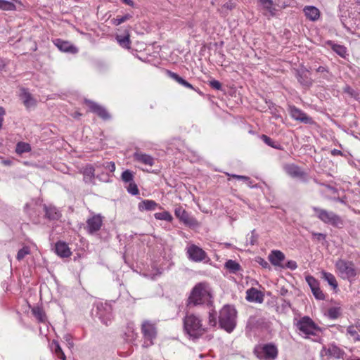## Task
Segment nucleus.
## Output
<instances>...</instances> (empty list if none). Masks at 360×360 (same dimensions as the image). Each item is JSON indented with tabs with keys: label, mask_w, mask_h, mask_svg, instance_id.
<instances>
[{
	"label": "nucleus",
	"mask_w": 360,
	"mask_h": 360,
	"mask_svg": "<svg viewBox=\"0 0 360 360\" xmlns=\"http://www.w3.org/2000/svg\"><path fill=\"white\" fill-rule=\"evenodd\" d=\"M336 200H337V201H338V202H342V203H344L343 200H342V199H340V198H337V199H336Z\"/></svg>",
	"instance_id": "obj_61"
},
{
	"label": "nucleus",
	"mask_w": 360,
	"mask_h": 360,
	"mask_svg": "<svg viewBox=\"0 0 360 360\" xmlns=\"http://www.w3.org/2000/svg\"><path fill=\"white\" fill-rule=\"evenodd\" d=\"M132 18V15L129 13H127L122 16H117L116 18L112 20V23L115 25H120V24L129 20Z\"/></svg>",
	"instance_id": "obj_39"
},
{
	"label": "nucleus",
	"mask_w": 360,
	"mask_h": 360,
	"mask_svg": "<svg viewBox=\"0 0 360 360\" xmlns=\"http://www.w3.org/2000/svg\"><path fill=\"white\" fill-rule=\"evenodd\" d=\"M141 333L144 341L143 347H148L154 344L153 341L157 336V328L155 324L150 321H144L141 324Z\"/></svg>",
	"instance_id": "obj_7"
},
{
	"label": "nucleus",
	"mask_w": 360,
	"mask_h": 360,
	"mask_svg": "<svg viewBox=\"0 0 360 360\" xmlns=\"http://www.w3.org/2000/svg\"><path fill=\"white\" fill-rule=\"evenodd\" d=\"M225 267L232 273H236L240 269V264L232 259H229L225 263Z\"/></svg>",
	"instance_id": "obj_32"
},
{
	"label": "nucleus",
	"mask_w": 360,
	"mask_h": 360,
	"mask_svg": "<svg viewBox=\"0 0 360 360\" xmlns=\"http://www.w3.org/2000/svg\"><path fill=\"white\" fill-rule=\"evenodd\" d=\"M284 169L289 176L293 178L304 179L305 177V173L295 165H286Z\"/></svg>",
	"instance_id": "obj_16"
},
{
	"label": "nucleus",
	"mask_w": 360,
	"mask_h": 360,
	"mask_svg": "<svg viewBox=\"0 0 360 360\" xmlns=\"http://www.w3.org/2000/svg\"><path fill=\"white\" fill-rule=\"evenodd\" d=\"M323 68H322V67H319V68H318V71H322V70H323Z\"/></svg>",
	"instance_id": "obj_62"
},
{
	"label": "nucleus",
	"mask_w": 360,
	"mask_h": 360,
	"mask_svg": "<svg viewBox=\"0 0 360 360\" xmlns=\"http://www.w3.org/2000/svg\"><path fill=\"white\" fill-rule=\"evenodd\" d=\"M352 360H360V359H352Z\"/></svg>",
	"instance_id": "obj_64"
},
{
	"label": "nucleus",
	"mask_w": 360,
	"mask_h": 360,
	"mask_svg": "<svg viewBox=\"0 0 360 360\" xmlns=\"http://www.w3.org/2000/svg\"><path fill=\"white\" fill-rule=\"evenodd\" d=\"M94 168L91 165H87L83 171L84 180L86 183L92 182L94 179Z\"/></svg>",
	"instance_id": "obj_27"
},
{
	"label": "nucleus",
	"mask_w": 360,
	"mask_h": 360,
	"mask_svg": "<svg viewBox=\"0 0 360 360\" xmlns=\"http://www.w3.org/2000/svg\"><path fill=\"white\" fill-rule=\"evenodd\" d=\"M269 260L274 266H281V262L285 259L284 254L280 250H272L268 257Z\"/></svg>",
	"instance_id": "obj_18"
},
{
	"label": "nucleus",
	"mask_w": 360,
	"mask_h": 360,
	"mask_svg": "<svg viewBox=\"0 0 360 360\" xmlns=\"http://www.w3.org/2000/svg\"><path fill=\"white\" fill-rule=\"evenodd\" d=\"M46 216L50 219H58L60 217V214L55 207L44 206Z\"/></svg>",
	"instance_id": "obj_28"
},
{
	"label": "nucleus",
	"mask_w": 360,
	"mask_h": 360,
	"mask_svg": "<svg viewBox=\"0 0 360 360\" xmlns=\"http://www.w3.org/2000/svg\"><path fill=\"white\" fill-rule=\"evenodd\" d=\"M31 150V147L29 143L25 142H19L16 145L15 151L18 154H22Z\"/></svg>",
	"instance_id": "obj_34"
},
{
	"label": "nucleus",
	"mask_w": 360,
	"mask_h": 360,
	"mask_svg": "<svg viewBox=\"0 0 360 360\" xmlns=\"http://www.w3.org/2000/svg\"><path fill=\"white\" fill-rule=\"evenodd\" d=\"M158 204L152 200H144L139 203L138 207L140 211L154 210L157 207Z\"/></svg>",
	"instance_id": "obj_23"
},
{
	"label": "nucleus",
	"mask_w": 360,
	"mask_h": 360,
	"mask_svg": "<svg viewBox=\"0 0 360 360\" xmlns=\"http://www.w3.org/2000/svg\"><path fill=\"white\" fill-rule=\"evenodd\" d=\"M133 179H134V174L130 170L127 169L122 172V180L124 182H126V183L129 182V184H130L131 182L133 181Z\"/></svg>",
	"instance_id": "obj_41"
},
{
	"label": "nucleus",
	"mask_w": 360,
	"mask_h": 360,
	"mask_svg": "<svg viewBox=\"0 0 360 360\" xmlns=\"http://www.w3.org/2000/svg\"><path fill=\"white\" fill-rule=\"evenodd\" d=\"M298 334L304 338L316 336L321 332V328L309 316H303L295 323Z\"/></svg>",
	"instance_id": "obj_4"
},
{
	"label": "nucleus",
	"mask_w": 360,
	"mask_h": 360,
	"mask_svg": "<svg viewBox=\"0 0 360 360\" xmlns=\"http://www.w3.org/2000/svg\"><path fill=\"white\" fill-rule=\"evenodd\" d=\"M0 9L4 11H15L16 9L14 4L6 1V0H0Z\"/></svg>",
	"instance_id": "obj_38"
},
{
	"label": "nucleus",
	"mask_w": 360,
	"mask_h": 360,
	"mask_svg": "<svg viewBox=\"0 0 360 360\" xmlns=\"http://www.w3.org/2000/svg\"><path fill=\"white\" fill-rule=\"evenodd\" d=\"M323 278L328 282L334 289L338 288V282L335 277L330 273L322 271Z\"/></svg>",
	"instance_id": "obj_29"
},
{
	"label": "nucleus",
	"mask_w": 360,
	"mask_h": 360,
	"mask_svg": "<svg viewBox=\"0 0 360 360\" xmlns=\"http://www.w3.org/2000/svg\"><path fill=\"white\" fill-rule=\"evenodd\" d=\"M55 252L60 257H68L72 253L68 245L61 241L56 243Z\"/></svg>",
	"instance_id": "obj_19"
},
{
	"label": "nucleus",
	"mask_w": 360,
	"mask_h": 360,
	"mask_svg": "<svg viewBox=\"0 0 360 360\" xmlns=\"http://www.w3.org/2000/svg\"><path fill=\"white\" fill-rule=\"evenodd\" d=\"M210 86L212 88H214L215 89H217V90L221 89V83L219 81H217V80H212V81H211L210 82Z\"/></svg>",
	"instance_id": "obj_51"
},
{
	"label": "nucleus",
	"mask_w": 360,
	"mask_h": 360,
	"mask_svg": "<svg viewBox=\"0 0 360 360\" xmlns=\"http://www.w3.org/2000/svg\"><path fill=\"white\" fill-rule=\"evenodd\" d=\"M257 357L266 359H275L278 355L277 347L273 344H266L255 349Z\"/></svg>",
	"instance_id": "obj_10"
},
{
	"label": "nucleus",
	"mask_w": 360,
	"mask_h": 360,
	"mask_svg": "<svg viewBox=\"0 0 360 360\" xmlns=\"http://www.w3.org/2000/svg\"><path fill=\"white\" fill-rule=\"evenodd\" d=\"M328 44L330 46L331 49L340 57L346 58L348 56L347 49L344 46L335 44L332 41H328Z\"/></svg>",
	"instance_id": "obj_22"
},
{
	"label": "nucleus",
	"mask_w": 360,
	"mask_h": 360,
	"mask_svg": "<svg viewBox=\"0 0 360 360\" xmlns=\"http://www.w3.org/2000/svg\"><path fill=\"white\" fill-rule=\"evenodd\" d=\"M208 323L210 326L212 327L217 325L216 314L213 309L209 311Z\"/></svg>",
	"instance_id": "obj_44"
},
{
	"label": "nucleus",
	"mask_w": 360,
	"mask_h": 360,
	"mask_svg": "<svg viewBox=\"0 0 360 360\" xmlns=\"http://www.w3.org/2000/svg\"><path fill=\"white\" fill-rule=\"evenodd\" d=\"M245 183L247 184V185L250 187V188H255V187H257V186L255 185H252V181H251V179L249 178V181H245Z\"/></svg>",
	"instance_id": "obj_59"
},
{
	"label": "nucleus",
	"mask_w": 360,
	"mask_h": 360,
	"mask_svg": "<svg viewBox=\"0 0 360 360\" xmlns=\"http://www.w3.org/2000/svg\"><path fill=\"white\" fill-rule=\"evenodd\" d=\"M155 218L158 220H165L167 221H171L173 219L171 214L167 211H164L162 212H157L154 214Z\"/></svg>",
	"instance_id": "obj_37"
},
{
	"label": "nucleus",
	"mask_w": 360,
	"mask_h": 360,
	"mask_svg": "<svg viewBox=\"0 0 360 360\" xmlns=\"http://www.w3.org/2000/svg\"><path fill=\"white\" fill-rule=\"evenodd\" d=\"M297 79L300 83L304 86H309L311 84V79L309 77V72L307 70L298 71Z\"/></svg>",
	"instance_id": "obj_26"
},
{
	"label": "nucleus",
	"mask_w": 360,
	"mask_h": 360,
	"mask_svg": "<svg viewBox=\"0 0 360 360\" xmlns=\"http://www.w3.org/2000/svg\"><path fill=\"white\" fill-rule=\"evenodd\" d=\"M168 75H169V77L171 78H172L173 79L176 81L179 84H180L183 86L185 84V82H186L185 79H184L182 77H181L180 76H179L177 74H176L174 72H172L169 71Z\"/></svg>",
	"instance_id": "obj_45"
},
{
	"label": "nucleus",
	"mask_w": 360,
	"mask_h": 360,
	"mask_svg": "<svg viewBox=\"0 0 360 360\" xmlns=\"http://www.w3.org/2000/svg\"><path fill=\"white\" fill-rule=\"evenodd\" d=\"M116 39L117 40L118 43L121 46L126 49H130V39H129V34H127L125 36H120L117 35L116 37Z\"/></svg>",
	"instance_id": "obj_31"
},
{
	"label": "nucleus",
	"mask_w": 360,
	"mask_h": 360,
	"mask_svg": "<svg viewBox=\"0 0 360 360\" xmlns=\"http://www.w3.org/2000/svg\"><path fill=\"white\" fill-rule=\"evenodd\" d=\"M134 159L136 162L150 167L153 166L155 163V160L152 156L141 151H136L134 153Z\"/></svg>",
	"instance_id": "obj_14"
},
{
	"label": "nucleus",
	"mask_w": 360,
	"mask_h": 360,
	"mask_svg": "<svg viewBox=\"0 0 360 360\" xmlns=\"http://www.w3.org/2000/svg\"><path fill=\"white\" fill-rule=\"evenodd\" d=\"M184 328L191 338H198L205 331L202 320L193 314H188L184 319Z\"/></svg>",
	"instance_id": "obj_3"
},
{
	"label": "nucleus",
	"mask_w": 360,
	"mask_h": 360,
	"mask_svg": "<svg viewBox=\"0 0 360 360\" xmlns=\"http://www.w3.org/2000/svg\"><path fill=\"white\" fill-rule=\"evenodd\" d=\"M289 112L291 117L295 120L304 124H311L313 122V120L310 117L295 106H290Z\"/></svg>",
	"instance_id": "obj_12"
},
{
	"label": "nucleus",
	"mask_w": 360,
	"mask_h": 360,
	"mask_svg": "<svg viewBox=\"0 0 360 360\" xmlns=\"http://www.w3.org/2000/svg\"><path fill=\"white\" fill-rule=\"evenodd\" d=\"M285 266L291 270H295L297 269V265L296 262L290 260L286 263Z\"/></svg>",
	"instance_id": "obj_49"
},
{
	"label": "nucleus",
	"mask_w": 360,
	"mask_h": 360,
	"mask_svg": "<svg viewBox=\"0 0 360 360\" xmlns=\"http://www.w3.org/2000/svg\"><path fill=\"white\" fill-rule=\"evenodd\" d=\"M6 112L4 108L0 107V128L2 127V122H3V117L5 115Z\"/></svg>",
	"instance_id": "obj_55"
},
{
	"label": "nucleus",
	"mask_w": 360,
	"mask_h": 360,
	"mask_svg": "<svg viewBox=\"0 0 360 360\" xmlns=\"http://www.w3.org/2000/svg\"><path fill=\"white\" fill-rule=\"evenodd\" d=\"M356 2L360 5V0H357Z\"/></svg>",
	"instance_id": "obj_63"
},
{
	"label": "nucleus",
	"mask_w": 360,
	"mask_h": 360,
	"mask_svg": "<svg viewBox=\"0 0 360 360\" xmlns=\"http://www.w3.org/2000/svg\"><path fill=\"white\" fill-rule=\"evenodd\" d=\"M86 103H87L91 110L96 113L102 119L108 120L110 118V115L102 106L91 101H86Z\"/></svg>",
	"instance_id": "obj_15"
},
{
	"label": "nucleus",
	"mask_w": 360,
	"mask_h": 360,
	"mask_svg": "<svg viewBox=\"0 0 360 360\" xmlns=\"http://www.w3.org/2000/svg\"><path fill=\"white\" fill-rule=\"evenodd\" d=\"M51 347H52V349L54 351L56 355L58 356V358H60L63 360H65V359H66L65 355L57 341L53 340L52 342Z\"/></svg>",
	"instance_id": "obj_30"
},
{
	"label": "nucleus",
	"mask_w": 360,
	"mask_h": 360,
	"mask_svg": "<svg viewBox=\"0 0 360 360\" xmlns=\"http://www.w3.org/2000/svg\"><path fill=\"white\" fill-rule=\"evenodd\" d=\"M262 139L264 141L265 143H266L268 146L274 147L272 144V140L267 136L266 135H262Z\"/></svg>",
	"instance_id": "obj_53"
},
{
	"label": "nucleus",
	"mask_w": 360,
	"mask_h": 360,
	"mask_svg": "<svg viewBox=\"0 0 360 360\" xmlns=\"http://www.w3.org/2000/svg\"><path fill=\"white\" fill-rule=\"evenodd\" d=\"M260 3L263 5L264 8L270 13L271 15H274L276 13V8L273 7L272 0H259Z\"/></svg>",
	"instance_id": "obj_33"
},
{
	"label": "nucleus",
	"mask_w": 360,
	"mask_h": 360,
	"mask_svg": "<svg viewBox=\"0 0 360 360\" xmlns=\"http://www.w3.org/2000/svg\"><path fill=\"white\" fill-rule=\"evenodd\" d=\"M336 274L342 279L352 281L359 274V270L351 261L342 259H338L335 263Z\"/></svg>",
	"instance_id": "obj_5"
},
{
	"label": "nucleus",
	"mask_w": 360,
	"mask_h": 360,
	"mask_svg": "<svg viewBox=\"0 0 360 360\" xmlns=\"http://www.w3.org/2000/svg\"><path fill=\"white\" fill-rule=\"evenodd\" d=\"M103 224V217L101 214H94L86 221V229L89 233L94 234L100 230Z\"/></svg>",
	"instance_id": "obj_11"
},
{
	"label": "nucleus",
	"mask_w": 360,
	"mask_h": 360,
	"mask_svg": "<svg viewBox=\"0 0 360 360\" xmlns=\"http://www.w3.org/2000/svg\"><path fill=\"white\" fill-rule=\"evenodd\" d=\"M322 360H336L342 356V351L335 345H329L323 347L321 351Z\"/></svg>",
	"instance_id": "obj_9"
},
{
	"label": "nucleus",
	"mask_w": 360,
	"mask_h": 360,
	"mask_svg": "<svg viewBox=\"0 0 360 360\" xmlns=\"http://www.w3.org/2000/svg\"><path fill=\"white\" fill-rule=\"evenodd\" d=\"M105 167L109 170L110 172H114L115 170V165L112 162H106Z\"/></svg>",
	"instance_id": "obj_50"
},
{
	"label": "nucleus",
	"mask_w": 360,
	"mask_h": 360,
	"mask_svg": "<svg viewBox=\"0 0 360 360\" xmlns=\"http://www.w3.org/2000/svg\"><path fill=\"white\" fill-rule=\"evenodd\" d=\"M98 316L99 319L105 325L108 324L112 319L111 309L107 304H98L97 305Z\"/></svg>",
	"instance_id": "obj_13"
},
{
	"label": "nucleus",
	"mask_w": 360,
	"mask_h": 360,
	"mask_svg": "<svg viewBox=\"0 0 360 360\" xmlns=\"http://www.w3.org/2000/svg\"><path fill=\"white\" fill-rule=\"evenodd\" d=\"M340 314V309L338 307H331L328 310L327 315L330 319H335Z\"/></svg>",
	"instance_id": "obj_40"
},
{
	"label": "nucleus",
	"mask_w": 360,
	"mask_h": 360,
	"mask_svg": "<svg viewBox=\"0 0 360 360\" xmlns=\"http://www.w3.org/2000/svg\"><path fill=\"white\" fill-rule=\"evenodd\" d=\"M56 46L64 52H76V49L68 41L57 39L55 42Z\"/></svg>",
	"instance_id": "obj_25"
},
{
	"label": "nucleus",
	"mask_w": 360,
	"mask_h": 360,
	"mask_svg": "<svg viewBox=\"0 0 360 360\" xmlns=\"http://www.w3.org/2000/svg\"><path fill=\"white\" fill-rule=\"evenodd\" d=\"M313 210L316 217L325 224L339 227L343 224L341 217L333 212L314 207Z\"/></svg>",
	"instance_id": "obj_6"
},
{
	"label": "nucleus",
	"mask_w": 360,
	"mask_h": 360,
	"mask_svg": "<svg viewBox=\"0 0 360 360\" xmlns=\"http://www.w3.org/2000/svg\"><path fill=\"white\" fill-rule=\"evenodd\" d=\"M175 215L181 221L186 224H191V219L184 209L179 207L175 209Z\"/></svg>",
	"instance_id": "obj_24"
},
{
	"label": "nucleus",
	"mask_w": 360,
	"mask_h": 360,
	"mask_svg": "<svg viewBox=\"0 0 360 360\" xmlns=\"http://www.w3.org/2000/svg\"><path fill=\"white\" fill-rule=\"evenodd\" d=\"M347 334L349 336V338H352L354 341H360V335H359L354 326H349L347 327Z\"/></svg>",
	"instance_id": "obj_36"
},
{
	"label": "nucleus",
	"mask_w": 360,
	"mask_h": 360,
	"mask_svg": "<svg viewBox=\"0 0 360 360\" xmlns=\"http://www.w3.org/2000/svg\"><path fill=\"white\" fill-rule=\"evenodd\" d=\"M212 295L209 286L203 283L195 285L188 297V304L199 305L210 304L212 302Z\"/></svg>",
	"instance_id": "obj_2"
},
{
	"label": "nucleus",
	"mask_w": 360,
	"mask_h": 360,
	"mask_svg": "<svg viewBox=\"0 0 360 360\" xmlns=\"http://www.w3.org/2000/svg\"><path fill=\"white\" fill-rule=\"evenodd\" d=\"M259 264L263 266L264 267H266L268 266V263L264 260L263 259L260 258Z\"/></svg>",
	"instance_id": "obj_58"
},
{
	"label": "nucleus",
	"mask_w": 360,
	"mask_h": 360,
	"mask_svg": "<svg viewBox=\"0 0 360 360\" xmlns=\"http://www.w3.org/2000/svg\"><path fill=\"white\" fill-rule=\"evenodd\" d=\"M122 1L128 6H134V2L131 0H122Z\"/></svg>",
	"instance_id": "obj_57"
},
{
	"label": "nucleus",
	"mask_w": 360,
	"mask_h": 360,
	"mask_svg": "<svg viewBox=\"0 0 360 360\" xmlns=\"http://www.w3.org/2000/svg\"><path fill=\"white\" fill-rule=\"evenodd\" d=\"M312 236L318 240H324L326 238L324 234L320 233H312Z\"/></svg>",
	"instance_id": "obj_54"
},
{
	"label": "nucleus",
	"mask_w": 360,
	"mask_h": 360,
	"mask_svg": "<svg viewBox=\"0 0 360 360\" xmlns=\"http://www.w3.org/2000/svg\"><path fill=\"white\" fill-rule=\"evenodd\" d=\"M6 63L5 62V60L2 58H0V70L4 69V67L6 66Z\"/></svg>",
	"instance_id": "obj_56"
},
{
	"label": "nucleus",
	"mask_w": 360,
	"mask_h": 360,
	"mask_svg": "<svg viewBox=\"0 0 360 360\" xmlns=\"http://www.w3.org/2000/svg\"><path fill=\"white\" fill-rule=\"evenodd\" d=\"M344 91L352 97H355L356 96V91L349 86H346L344 88Z\"/></svg>",
	"instance_id": "obj_48"
},
{
	"label": "nucleus",
	"mask_w": 360,
	"mask_h": 360,
	"mask_svg": "<svg viewBox=\"0 0 360 360\" xmlns=\"http://www.w3.org/2000/svg\"><path fill=\"white\" fill-rule=\"evenodd\" d=\"M237 311L230 304L224 305L219 311V324L227 333H231L236 326Z\"/></svg>",
	"instance_id": "obj_1"
},
{
	"label": "nucleus",
	"mask_w": 360,
	"mask_h": 360,
	"mask_svg": "<svg viewBox=\"0 0 360 360\" xmlns=\"http://www.w3.org/2000/svg\"><path fill=\"white\" fill-rule=\"evenodd\" d=\"M34 316L38 319L40 322H45L46 320L45 314L44 311L39 307H34L32 310Z\"/></svg>",
	"instance_id": "obj_35"
},
{
	"label": "nucleus",
	"mask_w": 360,
	"mask_h": 360,
	"mask_svg": "<svg viewBox=\"0 0 360 360\" xmlns=\"http://www.w3.org/2000/svg\"><path fill=\"white\" fill-rule=\"evenodd\" d=\"M186 250L188 258L193 262H201L208 258L207 253L201 248L197 246L196 245H188Z\"/></svg>",
	"instance_id": "obj_8"
},
{
	"label": "nucleus",
	"mask_w": 360,
	"mask_h": 360,
	"mask_svg": "<svg viewBox=\"0 0 360 360\" xmlns=\"http://www.w3.org/2000/svg\"><path fill=\"white\" fill-rule=\"evenodd\" d=\"M230 176H231V177L235 178V179H238V180H243V181H244L245 182V181H249V177H248V176H246L237 175V174H231Z\"/></svg>",
	"instance_id": "obj_52"
},
{
	"label": "nucleus",
	"mask_w": 360,
	"mask_h": 360,
	"mask_svg": "<svg viewBox=\"0 0 360 360\" xmlns=\"http://www.w3.org/2000/svg\"><path fill=\"white\" fill-rule=\"evenodd\" d=\"M30 253V250L29 247L25 246L22 249H20L17 254L16 258L18 260L20 261L25 258V257Z\"/></svg>",
	"instance_id": "obj_42"
},
{
	"label": "nucleus",
	"mask_w": 360,
	"mask_h": 360,
	"mask_svg": "<svg viewBox=\"0 0 360 360\" xmlns=\"http://www.w3.org/2000/svg\"><path fill=\"white\" fill-rule=\"evenodd\" d=\"M311 291L313 292V295H314V297L316 299L320 300H324V298H325L324 294L321 290L319 287L311 290Z\"/></svg>",
	"instance_id": "obj_46"
},
{
	"label": "nucleus",
	"mask_w": 360,
	"mask_h": 360,
	"mask_svg": "<svg viewBox=\"0 0 360 360\" xmlns=\"http://www.w3.org/2000/svg\"><path fill=\"white\" fill-rule=\"evenodd\" d=\"M303 11L307 18L311 21H316L320 17V11L315 6H307L304 8Z\"/></svg>",
	"instance_id": "obj_20"
},
{
	"label": "nucleus",
	"mask_w": 360,
	"mask_h": 360,
	"mask_svg": "<svg viewBox=\"0 0 360 360\" xmlns=\"http://www.w3.org/2000/svg\"><path fill=\"white\" fill-rule=\"evenodd\" d=\"M246 299L250 302L262 303L264 300V295L261 291L252 288L247 290Z\"/></svg>",
	"instance_id": "obj_17"
},
{
	"label": "nucleus",
	"mask_w": 360,
	"mask_h": 360,
	"mask_svg": "<svg viewBox=\"0 0 360 360\" xmlns=\"http://www.w3.org/2000/svg\"><path fill=\"white\" fill-rule=\"evenodd\" d=\"M306 281L307 282L308 285H309L311 290H313V289H315V288L319 287V283L318 281L311 276H306Z\"/></svg>",
	"instance_id": "obj_43"
},
{
	"label": "nucleus",
	"mask_w": 360,
	"mask_h": 360,
	"mask_svg": "<svg viewBox=\"0 0 360 360\" xmlns=\"http://www.w3.org/2000/svg\"><path fill=\"white\" fill-rule=\"evenodd\" d=\"M127 191L132 195H137L139 193V189L136 184L134 182H131L127 188Z\"/></svg>",
	"instance_id": "obj_47"
},
{
	"label": "nucleus",
	"mask_w": 360,
	"mask_h": 360,
	"mask_svg": "<svg viewBox=\"0 0 360 360\" xmlns=\"http://www.w3.org/2000/svg\"><path fill=\"white\" fill-rule=\"evenodd\" d=\"M20 99L22 101L26 108H31L35 105L36 100L32 96V95L25 89H21Z\"/></svg>",
	"instance_id": "obj_21"
},
{
	"label": "nucleus",
	"mask_w": 360,
	"mask_h": 360,
	"mask_svg": "<svg viewBox=\"0 0 360 360\" xmlns=\"http://www.w3.org/2000/svg\"><path fill=\"white\" fill-rule=\"evenodd\" d=\"M184 86L188 88V89H193V86L188 82H185V84L184 85Z\"/></svg>",
	"instance_id": "obj_60"
}]
</instances>
